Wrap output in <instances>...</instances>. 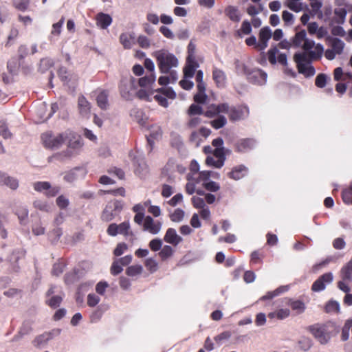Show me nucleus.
Returning a JSON list of instances; mask_svg holds the SVG:
<instances>
[{
  "mask_svg": "<svg viewBox=\"0 0 352 352\" xmlns=\"http://www.w3.org/2000/svg\"><path fill=\"white\" fill-rule=\"evenodd\" d=\"M226 15L232 21L239 22L241 20V14L237 7L229 6L225 9Z\"/></svg>",
  "mask_w": 352,
  "mask_h": 352,
  "instance_id": "23",
  "label": "nucleus"
},
{
  "mask_svg": "<svg viewBox=\"0 0 352 352\" xmlns=\"http://www.w3.org/2000/svg\"><path fill=\"white\" fill-rule=\"evenodd\" d=\"M332 273H326L320 276L312 285V290L314 292H320L325 289L326 284H329L333 281Z\"/></svg>",
  "mask_w": 352,
  "mask_h": 352,
  "instance_id": "15",
  "label": "nucleus"
},
{
  "mask_svg": "<svg viewBox=\"0 0 352 352\" xmlns=\"http://www.w3.org/2000/svg\"><path fill=\"white\" fill-rule=\"evenodd\" d=\"M135 87V78L131 77L130 78L127 79H122L120 82V94L122 96L126 99L129 100L131 99L133 91H134Z\"/></svg>",
  "mask_w": 352,
  "mask_h": 352,
  "instance_id": "11",
  "label": "nucleus"
},
{
  "mask_svg": "<svg viewBox=\"0 0 352 352\" xmlns=\"http://www.w3.org/2000/svg\"><path fill=\"white\" fill-rule=\"evenodd\" d=\"M142 270V267L140 265H131L126 269V273L129 276H133L141 274Z\"/></svg>",
  "mask_w": 352,
  "mask_h": 352,
  "instance_id": "47",
  "label": "nucleus"
},
{
  "mask_svg": "<svg viewBox=\"0 0 352 352\" xmlns=\"http://www.w3.org/2000/svg\"><path fill=\"white\" fill-rule=\"evenodd\" d=\"M145 266L148 270L154 272L157 270L158 264L155 259L149 258L145 261Z\"/></svg>",
  "mask_w": 352,
  "mask_h": 352,
  "instance_id": "55",
  "label": "nucleus"
},
{
  "mask_svg": "<svg viewBox=\"0 0 352 352\" xmlns=\"http://www.w3.org/2000/svg\"><path fill=\"white\" fill-rule=\"evenodd\" d=\"M316 58H311L309 53L300 52L294 54V60L296 62L298 67V72L303 74L305 77L313 76L315 73V69L311 65V60Z\"/></svg>",
  "mask_w": 352,
  "mask_h": 352,
  "instance_id": "5",
  "label": "nucleus"
},
{
  "mask_svg": "<svg viewBox=\"0 0 352 352\" xmlns=\"http://www.w3.org/2000/svg\"><path fill=\"white\" fill-rule=\"evenodd\" d=\"M336 329L333 322L323 324H316L309 327V330L316 339L322 344H327L331 337V333Z\"/></svg>",
  "mask_w": 352,
  "mask_h": 352,
  "instance_id": "4",
  "label": "nucleus"
},
{
  "mask_svg": "<svg viewBox=\"0 0 352 352\" xmlns=\"http://www.w3.org/2000/svg\"><path fill=\"white\" fill-rule=\"evenodd\" d=\"M0 135L5 139L12 137V133L10 132L7 125L3 121H0Z\"/></svg>",
  "mask_w": 352,
  "mask_h": 352,
  "instance_id": "51",
  "label": "nucleus"
},
{
  "mask_svg": "<svg viewBox=\"0 0 352 352\" xmlns=\"http://www.w3.org/2000/svg\"><path fill=\"white\" fill-rule=\"evenodd\" d=\"M64 22L65 18L62 16L58 22L52 25V29L49 36V39L50 41L56 40L60 36Z\"/></svg>",
  "mask_w": 352,
  "mask_h": 352,
  "instance_id": "24",
  "label": "nucleus"
},
{
  "mask_svg": "<svg viewBox=\"0 0 352 352\" xmlns=\"http://www.w3.org/2000/svg\"><path fill=\"white\" fill-rule=\"evenodd\" d=\"M162 222L155 221L151 217L146 216L143 222V230L152 234H157L162 229Z\"/></svg>",
  "mask_w": 352,
  "mask_h": 352,
  "instance_id": "13",
  "label": "nucleus"
},
{
  "mask_svg": "<svg viewBox=\"0 0 352 352\" xmlns=\"http://www.w3.org/2000/svg\"><path fill=\"white\" fill-rule=\"evenodd\" d=\"M119 41L124 49H131L136 43V36L133 32H122Z\"/></svg>",
  "mask_w": 352,
  "mask_h": 352,
  "instance_id": "16",
  "label": "nucleus"
},
{
  "mask_svg": "<svg viewBox=\"0 0 352 352\" xmlns=\"http://www.w3.org/2000/svg\"><path fill=\"white\" fill-rule=\"evenodd\" d=\"M0 135L5 139L12 137V133L10 132L7 125L3 121H0Z\"/></svg>",
  "mask_w": 352,
  "mask_h": 352,
  "instance_id": "53",
  "label": "nucleus"
},
{
  "mask_svg": "<svg viewBox=\"0 0 352 352\" xmlns=\"http://www.w3.org/2000/svg\"><path fill=\"white\" fill-rule=\"evenodd\" d=\"M28 210L23 206L19 207L15 212L16 215L18 217L19 223L21 225H25L27 223L28 217Z\"/></svg>",
  "mask_w": 352,
  "mask_h": 352,
  "instance_id": "32",
  "label": "nucleus"
},
{
  "mask_svg": "<svg viewBox=\"0 0 352 352\" xmlns=\"http://www.w3.org/2000/svg\"><path fill=\"white\" fill-rule=\"evenodd\" d=\"M100 297L95 294H89L87 296V305L89 307L96 306L100 302Z\"/></svg>",
  "mask_w": 352,
  "mask_h": 352,
  "instance_id": "64",
  "label": "nucleus"
},
{
  "mask_svg": "<svg viewBox=\"0 0 352 352\" xmlns=\"http://www.w3.org/2000/svg\"><path fill=\"white\" fill-rule=\"evenodd\" d=\"M329 49H327L324 52V56L328 60H333L336 58V55H340L344 48V43L340 38H331L329 40Z\"/></svg>",
  "mask_w": 352,
  "mask_h": 352,
  "instance_id": "8",
  "label": "nucleus"
},
{
  "mask_svg": "<svg viewBox=\"0 0 352 352\" xmlns=\"http://www.w3.org/2000/svg\"><path fill=\"white\" fill-rule=\"evenodd\" d=\"M287 290V286L280 287L273 292H268L266 295L263 296L261 300L272 299L275 296H278L280 294L283 293Z\"/></svg>",
  "mask_w": 352,
  "mask_h": 352,
  "instance_id": "40",
  "label": "nucleus"
},
{
  "mask_svg": "<svg viewBox=\"0 0 352 352\" xmlns=\"http://www.w3.org/2000/svg\"><path fill=\"white\" fill-rule=\"evenodd\" d=\"M290 310L287 308L278 309L268 314V317L271 319L276 318L278 320H283L289 317Z\"/></svg>",
  "mask_w": 352,
  "mask_h": 352,
  "instance_id": "27",
  "label": "nucleus"
},
{
  "mask_svg": "<svg viewBox=\"0 0 352 352\" xmlns=\"http://www.w3.org/2000/svg\"><path fill=\"white\" fill-rule=\"evenodd\" d=\"M325 310L327 313H339L340 305L337 301L330 300L327 303Z\"/></svg>",
  "mask_w": 352,
  "mask_h": 352,
  "instance_id": "45",
  "label": "nucleus"
},
{
  "mask_svg": "<svg viewBox=\"0 0 352 352\" xmlns=\"http://www.w3.org/2000/svg\"><path fill=\"white\" fill-rule=\"evenodd\" d=\"M272 32L271 29L266 26L261 28L258 33V41L256 45V50L263 51L268 46V41L272 38Z\"/></svg>",
  "mask_w": 352,
  "mask_h": 352,
  "instance_id": "12",
  "label": "nucleus"
},
{
  "mask_svg": "<svg viewBox=\"0 0 352 352\" xmlns=\"http://www.w3.org/2000/svg\"><path fill=\"white\" fill-rule=\"evenodd\" d=\"M277 52H278V49L276 46L272 47L267 52L268 60H269L270 63L272 65H274L276 63Z\"/></svg>",
  "mask_w": 352,
  "mask_h": 352,
  "instance_id": "63",
  "label": "nucleus"
},
{
  "mask_svg": "<svg viewBox=\"0 0 352 352\" xmlns=\"http://www.w3.org/2000/svg\"><path fill=\"white\" fill-rule=\"evenodd\" d=\"M195 53H196V45L191 41H190L188 45L187 60H190L192 62H193V60H196Z\"/></svg>",
  "mask_w": 352,
  "mask_h": 352,
  "instance_id": "49",
  "label": "nucleus"
},
{
  "mask_svg": "<svg viewBox=\"0 0 352 352\" xmlns=\"http://www.w3.org/2000/svg\"><path fill=\"white\" fill-rule=\"evenodd\" d=\"M136 42L138 43L139 45L142 48H148L151 45L150 40L145 36L140 35Z\"/></svg>",
  "mask_w": 352,
  "mask_h": 352,
  "instance_id": "62",
  "label": "nucleus"
},
{
  "mask_svg": "<svg viewBox=\"0 0 352 352\" xmlns=\"http://www.w3.org/2000/svg\"><path fill=\"white\" fill-rule=\"evenodd\" d=\"M0 135L5 139L12 137V133L10 132L7 125L3 121H0Z\"/></svg>",
  "mask_w": 352,
  "mask_h": 352,
  "instance_id": "52",
  "label": "nucleus"
},
{
  "mask_svg": "<svg viewBox=\"0 0 352 352\" xmlns=\"http://www.w3.org/2000/svg\"><path fill=\"white\" fill-rule=\"evenodd\" d=\"M159 93L162 94L165 97L169 99H175L176 98V93L170 87H164L157 89Z\"/></svg>",
  "mask_w": 352,
  "mask_h": 352,
  "instance_id": "46",
  "label": "nucleus"
},
{
  "mask_svg": "<svg viewBox=\"0 0 352 352\" xmlns=\"http://www.w3.org/2000/svg\"><path fill=\"white\" fill-rule=\"evenodd\" d=\"M78 108L81 116L89 118L91 112V104L88 100L81 96L78 99Z\"/></svg>",
  "mask_w": 352,
  "mask_h": 352,
  "instance_id": "18",
  "label": "nucleus"
},
{
  "mask_svg": "<svg viewBox=\"0 0 352 352\" xmlns=\"http://www.w3.org/2000/svg\"><path fill=\"white\" fill-rule=\"evenodd\" d=\"M56 204L60 209L66 208L69 205V199L64 195H60L56 199Z\"/></svg>",
  "mask_w": 352,
  "mask_h": 352,
  "instance_id": "59",
  "label": "nucleus"
},
{
  "mask_svg": "<svg viewBox=\"0 0 352 352\" xmlns=\"http://www.w3.org/2000/svg\"><path fill=\"white\" fill-rule=\"evenodd\" d=\"M33 206L35 208L38 209L41 211L48 212L50 210L49 205L46 201L43 200H35L33 203Z\"/></svg>",
  "mask_w": 352,
  "mask_h": 352,
  "instance_id": "48",
  "label": "nucleus"
},
{
  "mask_svg": "<svg viewBox=\"0 0 352 352\" xmlns=\"http://www.w3.org/2000/svg\"><path fill=\"white\" fill-rule=\"evenodd\" d=\"M153 56L155 58L160 73L163 74L158 79L160 85L175 83L178 79L177 69L179 66L177 57L166 49L155 51Z\"/></svg>",
  "mask_w": 352,
  "mask_h": 352,
  "instance_id": "1",
  "label": "nucleus"
},
{
  "mask_svg": "<svg viewBox=\"0 0 352 352\" xmlns=\"http://www.w3.org/2000/svg\"><path fill=\"white\" fill-rule=\"evenodd\" d=\"M247 173V168L243 165H239L233 168L229 173L230 178L238 180L243 177Z\"/></svg>",
  "mask_w": 352,
  "mask_h": 352,
  "instance_id": "28",
  "label": "nucleus"
},
{
  "mask_svg": "<svg viewBox=\"0 0 352 352\" xmlns=\"http://www.w3.org/2000/svg\"><path fill=\"white\" fill-rule=\"evenodd\" d=\"M51 339V333H45L36 337L34 340L32 341V344L36 348L39 349L45 346L47 344V342Z\"/></svg>",
  "mask_w": 352,
  "mask_h": 352,
  "instance_id": "29",
  "label": "nucleus"
},
{
  "mask_svg": "<svg viewBox=\"0 0 352 352\" xmlns=\"http://www.w3.org/2000/svg\"><path fill=\"white\" fill-rule=\"evenodd\" d=\"M328 76L324 74H320L316 78L315 84L319 88L325 87Z\"/></svg>",
  "mask_w": 352,
  "mask_h": 352,
  "instance_id": "50",
  "label": "nucleus"
},
{
  "mask_svg": "<svg viewBox=\"0 0 352 352\" xmlns=\"http://www.w3.org/2000/svg\"><path fill=\"white\" fill-rule=\"evenodd\" d=\"M162 136V131L159 126H153L150 129V134L147 138L148 143L151 147L154 144V140H160Z\"/></svg>",
  "mask_w": 352,
  "mask_h": 352,
  "instance_id": "25",
  "label": "nucleus"
},
{
  "mask_svg": "<svg viewBox=\"0 0 352 352\" xmlns=\"http://www.w3.org/2000/svg\"><path fill=\"white\" fill-rule=\"evenodd\" d=\"M243 71L244 74L247 76L248 79L251 82L259 85H263L265 84L267 78V75L263 70L258 68L251 69L249 68L248 66L244 65L243 67Z\"/></svg>",
  "mask_w": 352,
  "mask_h": 352,
  "instance_id": "6",
  "label": "nucleus"
},
{
  "mask_svg": "<svg viewBox=\"0 0 352 352\" xmlns=\"http://www.w3.org/2000/svg\"><path fill=\"white\" fill-rule=\"evenodd\" d=\"M334 13L338 17L337 22L341 24L344 23L347 14L346 10L345 8L336 9Z\"/></svg>",
  "mask_w": 352,
  "mask_h": 352,
  "instance_id": "54",
  "label": "nucleus"
},
{
  "mask_svg": "<svg viewBox=\"0 0 352 352\" xmlns=\"http://www.w3.org/2000/svg\"><path fill=\"white\" fill-rule=\"evenodd\" d=\"M0 186H6L12 190H16L19 187V181L8 174L0 171Z\"/></svg>",
  "mask_w": 352,
  "mask_h": 352,
  "instance_id": "17",
  "label": "nucleus"
},
{
  "mask_svg": "<svg viewBox=\"0 0 352 352\" xmlns=\"http://www.w3.org/2000/svg\"><path fill=\"white\" fill-rule=\"evenodd\" d=\"M263 6L261 3L258 5H249L246 9L247 13L251 16H255L263 10Z\"/></svg>",
  "mask_w": 352,
  "mask_h": 352,
  "instance_id": "37",
  "label": "nucleus"
},
{
  "mask_svg": "<svg viewBox=\"0 0 352 352\" xmlns=\"http://www.w3.org/2000/svg\"><path fill=\"white\" fill-rule=\"evenodd\" d=\"M33 187L36 191L43 192L49 197L56 196L60 191L59 187L52 186L48 182H36Z\"/></svg>",
  "mask_w": 352,
  "mask_h": 352,
  "instance_id": "9",
  "label": "nucleus"
},
{
  "mask_svg": "<svg viewBox=\"0 0 352 352\" xmlns=\"http://www.w3.org/2000/svg\"><path fill=\"white\" fill-rule=\"evenodd\" d=\"M314 12L318 13L322 7V0H309Z\"/></svg>",
  "mask_w": 352,
  "mask_h": 352,
  "instance_id": "60",
  "label": "nucleus"
},
{
  "mask_svg": "<svg viewBox=\"0 0 352 352\" xmlns=\"http://www.w3.org/2000/svg\"><path fill=\"white\" fill-rule=\"evenodd\" d=\"M62 302V297L60 296H52L46 300V303L52 308L58 307Z\"/></svg>",
  "mask_w": 352,
  "mask_h": 352,
  "instance_id": "43",
  "label": "nucleus"
},
{
  "mask_svg": "<svg viewBox=\"0 0 352 352\" xmlns=\"http://www.w3.org/2000/svg\"><path fill=\"white\" fill-rule=\"evenodd\" d=\"M282 19L285 23V25L286 26H291L294 23V14L287 10L283 11Z\"/></svg>",
  "mask_w": 352,
  "mask_h": 352,
  "instance_id": "42",
  "label": "nucleus"
},
{
  "mask_svg": "<svg viewBox=\"0 0 352 352\" xmlns=\"http://www.w3.org/2000/svg\"><path fill=\"white\" fill-rule=\"evenodd\" d=\"M287 305H289L292 310L296 311L297 314L303 313L306 308L305 303L300 300H289Z\"/></svg>",
  "mask_w": 352,
  "mask_h": 352,
  "instance_id": "31",
  "label": "nucleus"
},
{
  "mask_svg": "<svg viewBox=\"0 0 352 352\" xmlns=\"http://www.w3.org/2000/svg\"><path fill=\"white\" fill-rule=\"evenodd\" d=\"M227 123V120L225 116H219L216 119L211 121V125L216 129H219L224 126Z\"/></svg>",
  "mask_w": 352,
  "mask_h": 352,
  "instance_id": "44",
  "label": "nucleus"
},
{
  "mask_svg": "<svg viewBox=\"0 0 352 352\" xmlns=\"http://www.w3.org/2000/svg\"><path fill=\"white\" fill-rule=\"evenodd\" d=\"M65 142H67L69 150L74 151L79 150L83 145L80 138L69 130L65 131Z\"/></svg>",
  "mask_w": 352,
  "mask_h": 352,
  "instance_id": "10",
  "label": "nucleus"
},
{
  "mask_svg": "<svg viewBox=\"0 0 352 352\" xmlns=\"http://www.w3.org/2000/svg\"><path fill=\"white\" fill-rule=\"evenodd\" d=\"M254 144V142L252 139H243L240 140L237 144V150L240 152H243L248 148H252Z\"/></svg>",
  "mask_w": 352,
  "mask_h": 352,
  "instance_id": "36",
  "label": "nucleus"
},
{
  "mask_svg": "<svg viewBox=\"0 0 352 352\" xmlns=\"http://www.w3.org/2000/svg\"><path fill=\"white\" fill-rule=\"evenodd\" d=\"M58 76L60 78L61 80L64 83H67L70 79L71 74L64 67H61L58 70Z\"/></svg>",
  "mask_w": 352,
  "mask_h": 352,
  "instance_id": "58",
  "label": "nucleus"
},
{
  "mask_svg": "<svg viewBox=\"0 0 352 352\" xmlns=\"http://www.w3.org/2000/svg\"><path fill=\"white\" fill-rule=\"evenodd\" d=\"M212 78L217 87H223L226 86V75L223 70L214 67L212 71Z\"/></svg>",
  "mask_w": 352,
  "mask_h": 352,
  "instance_id": "21",
  "label": "nucleus"
},
{
  "mask_svg": "<svg viewBox=\"0 0 352 352\" xmlns=\"http://www.w3.org/2000/svg\"><path fill=\"white\" fill-rule=\"evenodd\" d=\"M155 74H149L144 77L140 78L138 82L141 87L149 89L155 84Z\"/></svg>",
  "mask_w": 352,
  "mask_h": 352,
  "instance_id": "26",
  "label": "nucleus"
},
{
  "mask_svg": "<svg viewBox=\"0 0 352 352\" xmlns=\"http://www.w3.org/2000/svg\"><path fill=\"white\" fill-rule=\"evenodd\" d=\"M351 327H352V319H349L345 322V323L342 327V329L341 337H342V340L343 341H346L349 339V331Z\"/></svg>",
  "mask_w": 352,
  "mask_h": 352,
  "instance_id": "39",
  "label": "nucleus"
},
{
  "mask_svg": "<svg viewBox=\"0 0 352 352\" xmlns=\"http://www.w3.org/2000/svg\"><path fill=\"white\" fill-rule=\"evenodd\" d=\"M199 67V64L197 60H193V62L190 60L186 59V65L184 68V76L186 78H191L193 77L195 70Z\"/></svg>",
  "mask_w": 352,
  "mask_h": 352,
  "instance_id": "22",
  "label": "nucleus"
},
{
  "mask_svg": "<svg viewBox=\"0 0 352 352\" xmlns=\"http://www.w3.org/2000/svg\"><path fill=\"white\" fill-rule=\"evenodd\" d=\"M221 113H229V118L232 121H238L245 118L249 115V109L246 106L233 107L230 108L228 104H211L205 112L208 118L214 117Z\"/></svg>",
  "mask_w": 352,
  "mask_h": 352,
  "instance_id": "2",
  "label": "nucleus"
},
{
  "mask_svg": "<svg viewBox=\"0 0 352 352\" xmlns=\"http://www.w3.org/2000/svg\"><path fill=\"white\" fill-rule=\"evenodd\" d=\"M31 227L32 233L36 236L45 233V226L40 219L34 221Z\"/></svg>",
  "mask_w": 352,
  "mask_h": 352,
  "instance_id": "30",
  "label": "nucleus"
},
{
  "mask_svg": "<svg viewBox=\"0 0 352 352\" xmlns=\"http://www.w3.org/2000/svg\"><path fill=\"white\" fill-rule=\"evenodd\" d=\"M96 25L101 29H107L112 23V18L108 14L98 13L96 16Z\"/></svg>",
  "mask_w": 352,
  "mask_h": 352,
  "instance_id": "20",
  "label": "nucleus"
},
{
  "mask_svg": "<svg viewBox=\"0 0 352 352\" xmlns=\"http://www.w3.org/2000/svg\"><path fill=\"white\" fill-rule=\"evenodd\" d=\"M173 248L169 245H165L161 250L159 254L162 259H166V258L170 256L173 254Z\"/></svg>",
  "mask_w": 352,
  "mask_h": 352,
  "instance_id": "61",
  "label": "nucleus"
},
{
  "mask_svg": "<svg viewBox=\"0 0 352 352\" xmlns=\"http://www.w3.org/2000/svg\"><path fill=\"white\" fill-rule=\"evenodd\" d=\"M164 239L166 243L175 246L182 241V238L177 234L176 230L173 228H168L166 230Z\"/></svg>",
  "mask_w": 352,
  "mask_h": 352,
  "instance_id": "19",
  "label": "nucleus"
},
{
  "mask_svg": "<svg viewBox=\"0 0 352 352\" xmlns=\"http://www.w3.org/2000/svg\"><path fill=\"white\" fill-rule=\"evenodd\" d=\"M170 144L173 147L176 148H180L183 145V141L182 138L177 134H172L170 139Z\"/></svg>",
  "mask_w": 352,
  "mask_h": 352,
  "instance_id": "56",
  "label": "nucleus"
},
{
  "mask_svg": "<svg viewBox=\"0 0 352 352\" xmlns=\"http://www.w3.org/2000/svg\"><path fill=\"white\" fill-rule=\"evenodd\" d=\"M251 32H252L251 23L247 20L243 21L241 24V28L239 29V30L237 32L239 36L240 37H242V34L248 35V34H250Z\"/></svg>",
  "mask_w": 352,
  "mask_h": 352,
  "instance_id": "41",
  "label": "nucleus"
},
{
  "mask_svg": "<svg viewBox=\"0 0 352 352\" xmlns=\"http://www.w3.org/2000/svg\"><path fill=\"white\" fill-rule=\"evenodd\" d=\"M192 204L195 208L201 209L206 207L203 198L194 196L192 197Z\"/></svg>",
  "mask_w": 352,
  "mask_h": 352,
  "instance_id": "57",
  "label": "nucleus"
},
{
  "mask_svg": "<svg viewBox=\"0 0 352 352\" xmlns=\"http://www.w3.org/2000/svg\"><path fill=\"white\" fill-rule=\"evenodd\" d=\"M43 144L47 148H58L65 142V132L57 135L51 133H45L41 136Z\"/></svg>",
  "mask_w": 352,
  "mask_h": 352,
  "instance_id": "7",
  "label": "nucleus"
},
{
  "mask_svg": "<svg viewBox=\"0 0 352 352\" xmlns=\"http://www.w3.org/2000/svg\"><path fill=\"white\" fill-rule=\"evenodd\" d=\"M213 157L217 160V168H219L222 167L226 160L223 148H216L213 151Z\"/></svg>",
  "mask_w": 352,
  "mask_h": 352,
  "instance_id": "34",
  "label": "nucleus"
},
{
  "mask_svg": "<svg viewBox=\"0 0 352 352\" xmlns=\"http://www.w3.org/2000/svg\"><path fill=\"white\" fill-rule=\"evenodd\" d=\"M19 34V31L18 28L14 26H12L11 28L9 34L8 36L7 41L5 43V46L6 47L11 46L14 43V42L16 39V38L18 37Z\"/></svg>",
  "mask_w": 352,
  "mask_h": 352,
  "instance_id": "35",
  "label": "nucleus"
},
{
  "mask_svg": "<svg viewBox=\"0 0 352 352\" xmlns=\"http://www.w3.org/2000/svg\"><path fill=\"white\" fill-rule=\"evenodd\" d=\"M185 216V212L182 209L177 208L170 214V220L173 222L182 221Z\"/></svg>",
  "mask_w": 352,
  "mask_h": 352,
  "instance_id": "38",
  "label": "nucleus"
},
{
  "mask_svg": "<svg viewBox=\"0 0 352 352\" xmlns=\"http://www.w3.org/2000/svg\"><path fill=\"white\" fill-rule=\"evenodd\" d=\"M292 45L296 47H300L305 52L309 53L311 58H320L323 52V45L307 38V33L305 30L297 32L292 39Z\"/></svg>",
  "mask_w": 352,
  "mask_h": 352,
  "instance_id": "3",
  "label": "nucleus"
},
{
  "mask_svg": "<svg viewBox=\"0 0 352 352\" xmlns=\"http://www.w3.org/2000/svg\"><path fill=\"white\" fill-rule=\"evenodd\" d=\"M185 169V167L178 164L175 159L170 158L164 166L162 173L170 177L175 171L183 173Z\"/></svg>",
  "mask_w": 352,
  "mask_h": 352,
  "instance_id": "14",
  "label": "nucleus"
},
{
  "mask_svg": "<svg viewBox=\"0 0 352 352\" xmlns=\"http://www.w3.org/2000/svg\"><path fill=\"white\" fill-rule=\"evenodd\" d=\"M98 107L102 109H106L108 107V95L105 91L98 94L96 98Z\"/></svg>",
  "mask_w": 352,
  "mask_h": 352,
  "instance_id": "33",
  "label": "nucleus"
}]
</instances>
